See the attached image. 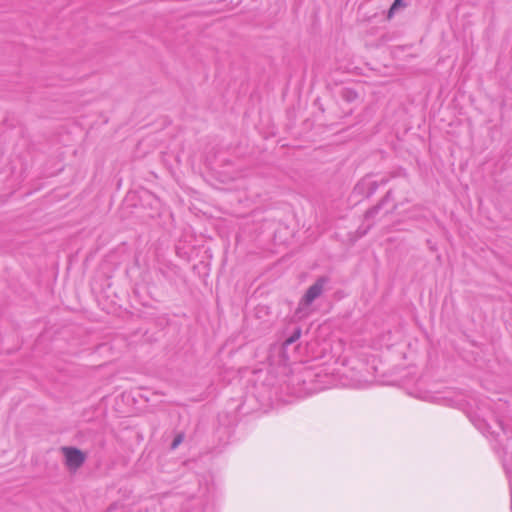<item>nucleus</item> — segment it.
I'll list each match as a JSON object with an SVG mask.
<instances>
[{"instance_id": "nucleus-5", "label": "nucleus", "mask_w": 512, "mask_h": 512, "mask_svg": "<svg viewBox=\"0 0 512 512\" xmlns=\"http://www.w3.org/2000/svg\"><path fill=\"white\" fill-rule=\"evenodd\" d=\"M386 199H384L382 202H380L378 205L372 207L371 209L367 210L366 213H365V219L366 220H369L371 218H373L380 210L383 202L385 201Z\"/></svg>"}, {"instance_id": "nucleus-8", "label": "nucleus", "mask_w": 512, "mask_h": 512, "mask_svg": "<svg viewBox=\"0 0 512 512\" xmlns=\"http://www.w3.org/2000/svg\"><path fill=\"white\" fill-rule=\"evenodd\" d=\"M503 465H504V468H505V470H506L507 474H510V470H509V468H508V465H507L506 460H504V464H503Z\"/></svg>"}, {"instance_id": "nucleus-3", "label": "nucleus", "mask_w": 512, "mask_h": 512, "mask_svg": "<svg viewBox=\"0 0 512 512\" xmlns=\"http://www.w3.org/2000/svg\"><path fill=\"white\" fill-rule=\"evenodd\" d=\"M364 186H368V188H369V191L366 194L367 197L370 196L371 194H373L377 188V185L375 182H370V181H367L364 179L356 185L355 191L362 193V189L364 188Z\"/></svg>"}, {"instance_id": "nucleus-11", "label": "nucleus", "mask_w": 512, "mask_h": 512, "mask_svg": "<svg viewBox=\"0 0 512 512\" xmlns=\"http://www.w3.org/2000/svg\"><path fill=\"white\" fill-rule=\"evenodd\" d=\"M398 1H399V0H396V1H395V3H394V5H395Z\"/></svg>"}, {"instance_id": "nucleus-4", "label": "nucleus", "mask_w": 512, "mask_h": 512, "mask_svg": "<svg viewBox=\"0 0 512 512\" xmlns=\"http://www.w3.org/2000/svg\"><path fill=\"white\" fill-rule=\"evenodd\" d=\"M301 336V329L296 328L293 333L285 339L283 342V347H288L289 345L295 343Z\"/></svg>"}, {"instance_id": "nucleus-10", "label": "nucleus", "mask_w": 512, "mask_h": 512, "mask_svg": "<svg viewBox=\"0 0 512 512\" xmlns=\"http://www.w3.org/2000/svg\"><path fill=\"white\" fill-rule=\"evenodd\" d=\"M510 491H511V508H512V484L510 486Z\"/></svg>"}, {"instance_id": "nucleus-9", "label": "nucleus", "mask_w": 512, "mask_h": 512, "mask_svg": "<svg viewBox=\"0 0 512 512\" xmlns=\"http://www.w3.org/2000/svg\"><path fill=\"white\" fill-rule=\"evenodd\" d=\"M499 424H500V426H501L502 431L504 432V434H507V432H506L505 428L503 427L502 423L500 422Z\"/></svg>"}, {"instance_id": "nucleus-6", "label": "nucleus", "mask_w": 512, "mask_h": 512, "mask_svg": "<svg viewBox=\"0 0 512 512\" xmlns=\"http://www.w3.org/2000/svg\"><path fill=\"white\" fill-rule=\"evenodd\" d=\"M183 438L184 437L182 434L177 435L171 444V448L175 449L176 447H178V445L183 441Z\"/></svg>"}, {"instance_id": "nucleus-2", "label": "nucleus", "mask_w": 512, "mask_h": 512, "mask_svg": "<svg viewBox=\"0 0 512 512\" xmlns=\"http://www.w3.org/2000/svg\"><path fill=\"white\" fill-rule=\"evenodd\" d=\"M63 454L65 456V464L70 470H77L85 462V454L74 447H63Z\"/></svg>"}, {"instance_id": "nucleus-1", "label": "nucleus", "mask_w": 512, "mask_h": 512, "mask_svg": "<svg viewBox=\"0 0 512 512\" xmlns=\"http://www.w3.org/2000/svg\"><path fill=\"white\" fill-rule=\"evenodd\" d=\"M330 279L327 276L319 277L305 292L301 300L299 301L296 314L306 315V310L309 306L319 298L325 291Z\"/></svg>"}, {"instance_id": "nucleus-7", "label": "nucleus", "mask_w": 512, "mask_h": 512, "mask_svg": "<svg viewBox=\"0 0 512 512\" xmlns=\"http://www.w3.org/2000/svg\"><path fill=\"white\" fill-rule=\"evenodd\" d=\"M371 226H372V224H368L367 227L364 228L363 230H362V228H359V233L361 235H365L367 233V231L370 229Z\"/></svg>"}]
</instances>
